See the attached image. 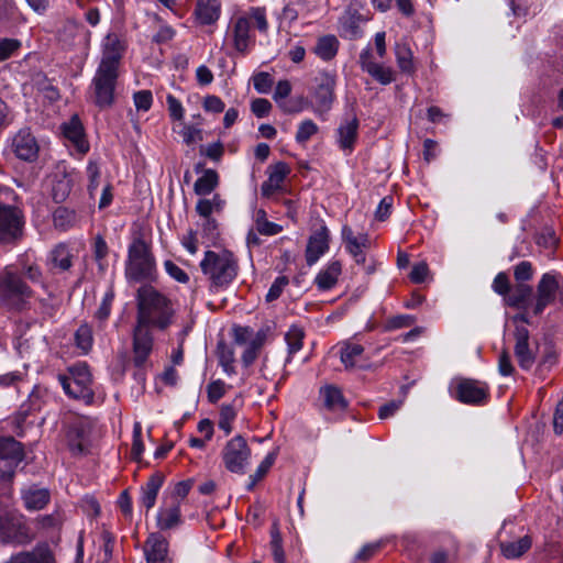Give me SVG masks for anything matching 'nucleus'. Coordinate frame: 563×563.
<instances>
[{
  "mask_svg": "<svg viewBox=\"0 0 563 563\" xmlns=\"http://www.w3.org/2000/svg\"><path fill=\"white\" fill-rule=\"evenodd\" d=\"M505 302L517 309L527 310L529 307L531 308L533 302L532 287L525 283H518L506 296Z\"/></svg>",
  "mask_w": 563,
  "mask_h": 563,
  "instance_id": "32",
  "label": "nucleus"
},
{
  "mask_svg": "<svg viewBox=\"0 0 563 563\" xmlns=\"http://www.w3.org/2000/svg\"><path fill=\"white\" fill-rule=\"evenodd\" d=\"M533 266L528 261H522L514 267V277L518 283L528 282L533 277Z\"/></svg>",
  "mask_w": 563,
  "mask_h": 563,
  "instance_id": "57",
  "label": "nucleus"
},
{
  "mask_svg": "<svg viewBox=\"0 0 563 563\" xmlns=\"http://www.w3.org/2000/svg\"><path fill=\"white\" fill-rule=\"evenodd\" d=\"M147 563H172L168 556V542L159 534H151L145 542Z\"/></svg>",
  "mask_w": 563,
  "mask_h": 563,
  "instance_id": "26",
  "label": "nucleus"
},
{
  "mask_svg": "<svg viewBox=\"0 0 563 563\" xmlns=\"http://www.w3.org/2000/svg\"><path fill=\"white\" fill-rule=\"evenodd\" d=\"M276 457H277L276 452H269L265 456V459L261 462V464L257 466L256 471L253 474H251L250 476L254 477L255 481H262L266 476V474L268 473L271 467L274 465Z\"/></svg>",
  "mask_w": 563,
  "mask_h": 563,
  "instance_id": "58",
  "label": "nucleus"
},
{
  "mask_svg": "<svg viewBox=\"0 0 563 563\" xmlns=\"http://www.w3.org/2000/svg\"><path fill=\"white\" fill-rule=\"evenodd\" d=\"M24 506L29 510H41L49 501V492L45 488L30 487L22 495Z\"/></svg>",
  "mask_w": 563,
  "mask_h": 563,
  "instance_id": "36",
  "label": "nucleus"
},
{
  "mask_svg": "<svg viewBox=\"0 0 563 563\" xmlns=\"http://www.w3.org/2000/svg\"><path fill=\"white\" fill-rule=\"evenodd\" d=\"M10 192L0 188V243H15L22 238L25 224L23 211L7 202Z\"/></svg>",
  "mask_w": 563,
  "mask_h": 563,
  "instance_id": "9",
  "label": "nucleus"
},
{
  "mask_svg": "<svg viewBox=\"0 0 563 563\" xmlns=\"http://www.w3.org/2000/svg\"><path fill=\"white\" fill-rule=\"evenodd\" d=\"M92 421L86 416H70L63 426L67 448L74 455L88 451Z\"/></svg>",
  "mask_w": 563,
  "mask_h": 563,
  "instance_id": "10",
  "label": "nucleus"
},
{
  "mask_svg": "<svg viewBox=\"0 0 563 563\" xmlns=\"http://www.w3.org/2000/svg\"><path fill=\"white\" fill-rule=\"evenodd\" d=\"M305 331L298 325H291L285 334V341L288 347L286 363H289L294 355L302 349Z\"/></svg>",
  "mask_w": 563,
  "mask_h": 563,
  "instance_id": "39",
  "label": "nucleus"
},
{
  "mask_svg": "<svg viewBox=\"0 0 563 563\" xmlns=\"http://www.w3.org/2000/svg\"><path fill=\"white\" fill-rule=\"evenodd\" d=\"M192 485V479L178 482L177 484H175L170 494L166 495L164 498L176 499V501H178L181 505L183 500L188 496Z\"/></svg>",
  "mask_w": 563,
  "mask_h": 563,
  "instance_id": "51",
  "label": "nucleus"
},
{
  "mask_svg": "<svg viewBox=\"0 0 563 563\" xmlns=\"http://www.w3.org/2000/svg\"><path fill=\"white\" fill-rule=\"evenodd\" d=\"M236 418V411L232 405H222L220 408L218 427L228 435L232 432V423Z\"/></svg>",
  "mask_w": 563,
  "mask_h": 563,
  "instance_id": "47",
  "label": "nucleus"
},
{
  "mask_svg": "<svg viewBox=\"0 0 563 563\" xmlns=\"http://www.w3.org/2000/svg\"><path fill=\"white\" fill-rule=\"evenodd\" d=\"M93 257L98 264V268L101 273H104L108 268L107 256L109 254V247L106 240L101 235H97L92 244Z\"/></svg>",
  "mask_w": 563,
  "mask_h": 563,
  "instance_id": "45",
  "label": "nucleus"
},
{
  "mask_svg": "<svg viewBox=\"0 0 563 563\" xmlns=\"http://www.w3.org/2000/svg\"><path fill=\"white\" fill-rule=\"evenodd\" d=\"M12 150L18 158L33 162L38 155V144L26 129L20 130L12 140Z\"/></svg>",
  "mask_w": 563,
  "mask_h": 563,
  "instance_id": "23",
  "label": "nucleus"
},
{
  "mask_svg": "<svg viewBox=\"0 0 563 563\" xmlns=\"http://www.w3.org/2000/svg\"><path fill=\"white\" fill-rule=\"evenodd\" d=\"M119 76L120 68L98 65L90 84L95 106L104 109L114 103Z\"/></svg>",
  "mask_w": 563,
  "mask_h": 563,
  "instance_id": "8",
  "label": "nucleus"
},
{
  "mask_svg": "<svg viewBox=\"0 0 563 563\" xmlns=\"http://www.w3.org/2000/svg\"><path fill=\"white\" fill-rule=\"evenodd\" d=\"M416 322V318L411 314H398L390 317L385 322V329L387 331L398 330L402 328H409Z\"/></svg>",
  "mask_w": 563,
  "mask_h": 563,
  "instance_id": "50",
  "label": "nucleus"
},
{
  "mask_svg": "<svg viewBox=\"0 0 563 563\" xmlns=\"http://www.w3.org/2000/svg\"><path fill=\"white\" fill-rule=\"evenodd\" d=\"M180 135L187 145H191L203 139L202 130L191 124H185Z\"/></svg>",
  "mask_w": 563,
  "mask_h": 563,
  "instance_id": "61",
  "label": "nucleus"
},
{
  "mask_svg": "<svg viewBox=\"0 0 563 563\" xmlns=\"http://www.w3.org/2000/svg\"><path fill=\"white\" fill-rule=\"evenodd\" d=\"M331 232L323 220L312 229L305 250L308 266L314 265L330 250Z\"/></svg>",
  "mask_w": 563,
  "mask_h": 563,
  "instance_id": "14",
  "label": "nucleus"
},
{
  "mask_svg": "<svg viewBox=\"0 0 563 563\" xmlns=\"http://www.w3.org/2000/svg\"><path fill=\"white\" fill-rule=\"evenodd\" d=\"M358 64L363 71L367 73L380 85H389L396 79V73L391 67L385 66L375 60V56L371 47H366L360 53Z\"/></svg>",
  "mask_w": 563,
  "mask_h": 563,
  "instance_id": "16",
  "label": "nucleus"
},
{
  "mask_svg": "<svg viewBox=\"0 0 563 563\" xmlns=\"http://www.w3.org/2000/svg\"><path fill=\"white\" fill-rule=\"evenodd\" d=\"M339 346L340 358L345 368L355 367L363 357L364 346L354 340H345Z\"/></svg>",
  "mask_w": 563,
  "mask_h": 563,
  "instance_id": "33",
  "label": "nucleus"
},
{
  "mask_svg": "<svg viewBox=\"0 0 563 563\" xmlns=\"http://www.w3.org/2000/svg\"><path fill=\"white\" fill-rule=\"evenodd\" d=\"M550 306L563 307V277L554 272L544 273L538 282L531 311L541 316Z\"/></svg>",
  "mask_w": 563,
  "mask_h": 563,
  "instance_id": "6",
  "label": "nucleus"
},
{
  "mask_svg": "<svg viewBox=\"0 0 563 563\" xmlns=\"http://www.w3.org/2000/svg\"><path fill=\"white\" fill-rule=\"evenodd\" d=\"M252 26L261 34H267L269 23L265 7H251L245 11L235 12L227 26L224 44L232 54L247 55L255 46V34Z\"/></svg>",
  "mask_w": 563,
  "mask_h": 563,
  "instance_id": "2",
  "label": "nucleus"
},
{
  "mask_svg": "<svg viewBox=\"0 0 563 563\" xmlns=\"http://www.w3.org/2000/svg\"><path fill=\"white\" fill-rule=\"evenodd\" d=\"M512 335L515 339L514 352L519 366L525 371L531 369L536 363V352L529 342V330L520 325L514 330Z\"/></svg>",
  "mask_w": 563,
  "mask_h": 563,
  "instance_id": "18",
  "label": "nucleus"
},
{
  "mask_svg": "<svg viewBox=\"0 0 563 563\" xmlns=\"http://www.w3.org/2000/svg\"><path fill=\"white\" fill-rule=\"evenodd\" d=\"M22 273L31 283L41 284L43 288L47 287L43 278V272L37 264L25 265Z\"/></svg>",
  "mask_w": 563,
  "mask_h": 563,
  "instance_id": "60",
  "label": "nucleus"
},
{
  "mask_svg": "<svg viewBox=\"0 0 563 563\" xmlns=\"http://www.w3.org/2000/svg\"><path fill=\"white\" fill-rule=\"evenodd\" d=\"M203 275L209 279L211 287L223 288L229 286L238 276L239 261L228 250L219 252L207 251L200 262Z\"/></svg>",
  "mask_w": 563,
  "mask_h": 563,
  "instance_id": "3",
  "label": "nucleus"
},
{
  "mask_svg": "<svg viewBox=\"0 0 563 563\" xmlns=\"http://www.w3.org/2000/svg\"><path fill=\"white\" fill-rule=\"evenodd\" d=\"M77 217L74 210L58 207L53 213L54 227L60 231H67L76 224Z\"/></svg>",
  "mask_w": 563,
  "mask_h": 563,
  "instance_id": "43",
  "label": "nucleus"
},
{
  "mask_svg": "<svg viewBox=\"0 0 563 563\" xmlns=\"http://www.w3.org/2000/svg\"><path fill=\"white\" fill-rule=\"evenodd\" d=\"M219 185V175L214 169H206L195 181L194 191L198 196L211 194Z\"/></svg>",
  "mask_w": 563,
  "mask_h": 563,
  "instance_id": "38",
  "label": "nucleus"
},
{
  "mask_svg": "<svg viewBox=\"0 0 563 563\" xmlns=\"http://www.w3.org/2000/svg\"><path fill=\"white\" fill-rule=\"evenodd\" d=\"M273 84V77L268 73L262 71L253 77V85L258 93H268Z\"/></svg>",
  "mask_w": 563,
  "mask_h": 563,
  "instance_id": "56",
  "label": "nucleus"
},
{
  "mask_svg": "<svg viewBox=\"0 0 563 563\" xmlns=\"http://www.w3.org/2000/svg\"><path fill=\"white\" fill-rule=\"evenodd\" d=\"M291 169L285 162H278L268 167V178L262 184L261 191L265 197H271L279 190Z\"/></svg>",
  "mask_w": 563,
  "mask_h": 563,
  "instance_id": "25",
  "label": "nucleus"
},
{
  "mask_svg": "<svg viewBox=\"0 0 563 563\" xmlns=\"http://www.w3.org/2000/svg\"><path fill=\"white\" fill-rule=\"evenodd\" d=\"M34 297L33 289L26 284L23 276L10 267L0 272V307L8 311L21 312L30 309V301Z\"/></svg>",
  "mask_w": 563,
  "mask_h": 563,
  "instance_id": "4",
  "label": "nucleus"
},
{
  "mask_svg": "<svg viewBox=\"0 0 563 563\" xmlns=\"http://www.w3.org/2000/svg\"><path fill=\"white\" fill-rule=\"evenodd\" d=\"M318 132L319 126L311 119H306L299 123L295 140L298 144L306 145V143Z\"/></svg>",
  "mask_w": 563,
  "mask_h": 563,
  "instance_id": "46",
  "label": "nucleus"
},
{
  "mask_svg": "<svg viewBox=\"0 0 563 563\" xmlns=\"http://www.w3.org/2000/svg\"><path fill=\"white\" fill-rule=\"evenodd\" d=\"M202 108L207 112L221 113L224 111L225 104L220 97L214 95H208L205 97L202 101Z\"/></svg>",
  "mask_w": 563,
  "mask_h": 563,
  "instance_id": "64",
  "label": "nucleus"
},
{
  "mask_svg": "<svg viewBox=\"0 0 563 563\" xmlns=\"http://www.w3.org/2000/svg\"><path fill=\"white\" fill-rule=\"evenodd\" d=\"M75 344L81 354H88L93 344L92 329L89 324L84 323L75 332Z\"/></svg>",
  "mask_w": 563,
  "mask_h": 563,
  "instance_id": "44",
  "label": "nucleus"
},
{
  "mask_svg": "<svg viewBox=\"0 0 563 563\" xmlns=\"http://www.w3.org/2000/svg\"><path fill=\"white\" fill-rule=\"evenodd\" d=\"M289 284V279L287 276H278L272 286L269 287L266 294V301L272 302L280 297L284 291V288Z\"/></svg>",
  "mask_w": 563,
  "mask_h": 563,
  "instance_id": "55",
  "label": "nucleus"
},
{
  "mask_svg": "<svg viewBox=\"0 0 563 563\" xmlns=\"http://www.w3.org/2000/svg\"><path fill=\"white\" fill-rule=\"evenodd\" d=\"M87 177H88V192L91 197L95 196L99 185H100V167L97 162L89 161L86 168Z\"/></svg>",
  "mask_w": 563,
  "mask_h": 563,
  "instance_id": "48",
  "label": "nucleus"
},
{
  "mask_svg": "<svg viewBox=\"0 0 563 563\" xmlns=\"http://www.w3.org/2000/svg\"><path fill=\"white\" fill-rule=\"evenodd\" d=\"M164 267L166 273L177 280L178 283L186 284L189 280L188 274L181 269L177 264H175L173 261L167 260L164 262Z\"/></svg>",
  "mask_w": 563,
  "mask_h": 563,
  "instance_id": "63",
  "label": "nucleus"
},
{
  "mask_svg": "<svg viewBox=\"0 0 563 563\" xmlns=\"http://www.w3.org/2000/svg\"><path fill=\"white\" fill-rule=\"evenodd\" d=\"M144 452V443L142 440V427L140 422H136L133 428V441L131 448V455L133 460L140 461Z\"/></svg>",
  "mask_w": 563,
  "mask_h": 563,
  "instance_id": "52",
  "label": "nucleus"
},
{
  "mask_svg": "<svg viewBox=\"0 0 563 563\" xmlns=\"http://www.w3.org/2000/svg\"><path fill=\"white\" fill-rule=\"evenodd\" d=\"M30 528L21 515L0 509V542L2 544L24 545L30 543Z\"/></svg>",
  "mask_w": 563,
  "mask_h": 563,
  "instance_id": "11",
  "label": "nucleus"
},
{
  "mask_svg": "<svg viewBox=\"0 0 563 563\" xmlns=\"http://www.w3.org/2000/svg\"><path fill=\"white\" fill-rule=\"evenodd\" d=\"M74 249L66 242L56 244L47 254L46 266L52 273L68 272L74 264Z\"/></svg>",
  "mask_w": 563,
  "mask_h": 563,
  "instance_id": "19",
  "label": "nucleus"
},
{
  "mask_svg": "<svg viewBox=\"0 0 563 563\" xmlns=\"http://www.w3.org/2000/svg\"><path fill=\"white\" fill-rule=\"evenodd\" d=\"M4 563H55L54 556L48 551L20 552L12 555Z\"/></svg>",
  "mask_w": 563,
  "mask_h": 563,
  "instance_id": "40",
  "label": "nucleus"
},
{
  "mask_svg": "<svg viewBox=\"0 0 563 563\" xmlns=\"http://www.w3.org/2000/svg\"><path fill=\"white\" fill-rule=\"evenodd\" d=\"M318 85L313 93L314 112L319 115L327 113L335 99L336 75L323 71L317 78Z\"/></svg>",
  "mask_w": 563,
  "mask_h": 563,
  "instance_id": "15",
  "label": "nucleus"
},
{
  "mask_svg": "<svg viewBox=\"0 0 563 563\" xmlns=\"http://www.w3.org/2000/svg\"><path fill=\"white\" fill-rule=\"evenodd\" d=\"M183 523L181 505L176 499L163 498L156 515V526L166 531L178 528Z\"/></svg>",
  "mask_w": 563,
  "mask_h": 563,
  "instance_id": "20",
  "label": "nucleus"
},
{
  "mask_svg": "<svg viewBox=\"0 0 563 563\" xmlns=\"http://www.w3.org/2000/svg\"><path fill=\"white\" fill-rule=\"evenodd\" d=\"M225 391H227V385L223 380H221V379L212 380L207 386L208 400L211 404H216L225 395Z\"/></svg>",
  "mask_w": 563,
  "mask_h": 563,
  "instance_id": "53",
  "label": "nucleus"
},
{
  "mask_svg": "<svg viewBox=\"0 0 563 563\" xmlns=\"http://www.w3.org/2000/svg\"><path fill=\"white\" fill-rule=\"evenodd\" d=\"M124 52V41L118 34L109 33L102 42V56L99 65L120 68Z\"/></svg>",
  "mask_w": 563,
  "mask_h": 563,
  "instance_id": "21",
  "label": "nucleus"
},
{
  "mask_svg": "<svg viewBox=\"0 0 563 563\" xmlns=\"http://www.w3.org/2000/svg\"><path fill=\"white\" fill-rule=\"evenodd\" d=\"M254 223L257 232L262 235H276L283 231V227L267 220L264 209H258L254 213Z\"/></svg>",
  "mask_w": 563,
  "mask_h": 563,
  "instance_id": "41",
  "label": "nucleus"
},
{
  "mask_svg": "<svg viewBox=\"0 0 563 563\" xmlns=\"http://www.w3.org/2000/svg\"><path fill=\"white\" fill-rule=\"evenodd\" d=\"M320 397L323 401V407L334 413H341L347 408L342 390L334 386L328 385L320 389Z\"/></svg>",
  "mask_w": 563,
  "mask_h": 563,
  "instance_id": "30",
  "label": "nucleus"
},
{
  "mask_svg": "<svg viewBox=\"0 0 563 563\" xmlns=\"http://www.w3.org/2000/svg\"><path fill=\"white\" fill-rule=\"evenodd\" d=\"M221 14L219 0H197L194 15L201 25L214 24Z\"/></svg>",
  "mask_w": 563,
  "mask_h": 563,
  "instance_id": "28",
  "label": "nucleus"
},
{
  "mask_svg": "<svg viewBox=\"0 0 563 563\" xmlns=\"http://www.w3.org/2000/svg\"><path fill=\"white\" fill-rule=\"evenodd\" d=\"M175 314L173 303L165 295L152 286L139 288L131 357L137 380L144 382L145 371L152 366L150 358L154 349L153 330L165 332L175 322Z\"/></svg>",
  "mask_w": 563,
  "mask_h": 563,
  "instance_id": "1",
  "label": "nucleus"
},
{
  "mask_svg": "<svg viewBox=\"0 0 563 563\" xmlns=\"http://www.w3.org/2000/svg\"><path fill=\"white\" fill-rule=\"evenodd\" d=\"M221 457L229 472L244 474L250 464L251 448L242 435H235L225 443Z\"/></svg>",
  "mask_w": 563,
  "mask_h": 563,
  "instance_id": "12",
  "label": "nucleus"
},
{
  "mask_svg": "<svg viewBox=\"0 0 563 563\" xmlns=\"http://www.w3.org/2000/svg\"><path fill=\"white\" fill-rule=\"evenodd\" d=\"M64 137L69 141L77 152L85 155L89 151V143L85 137L82 123L78 115H73L69 121L60 126Z\"/></svg>",
  "mask_w": 563,
  "mask_h": 563,
  "instance_id": "24",
  "label": "nucleus"
},
{
  "mask_svg": "<svg viewBox=\"0 0 563 563\" xmlns=\"http://www.w3.org/2000/svg\"><path fill=\"white\" fill-rule=\"evenodd\" d=\"M341 273V262L338 260L331 261L317 274L314 285L319 290H330L336 285Z\"/></svg>",
  "mask_w": 563,
  "mask_h": 563,
  "instance_id": "29",
  "label": "nucleus"
},
{
  "mask_svg": "<svg viewBox=\"0 0 563 563\" xmlns=\"http://www.w3.org/2000/svg\"><path fill=\"white\" fill-rule=\"evenodd\" d=\"M358 139V120L355 115L343 119L336 129V143L345 155L352 154Z\"/></svg>",
  "mask_w": 563,
  "mask_h": 563,
  "instance_id": "22",
  "label": "nucleus"
},
{
  "mask_svg": "<svg viewBox=\"0 0 563 563\" xmlns=\"http://www.w3.org/2000/svg\"><path fill=\"white\" fill-rule=\"evenodd\" d=\"M155 268L151 245L141 236H135L128 250L125 276L132 282L148 279Z\"/></svg>",
  "mask_w": 563,
  "mask_h": 563,
  "instance_id": "5",
  "label": "nucleus"
},
{
  "mask_svg": "<svg viewBox=\"0 0 563 563\" xmlns=\"http://www.w3.org/2000/svg\"><path fill=\"white\" fill-rule=\"evenodd\" d=\"M455 399L468 405H481L488 397V387L486 384L474 379H461L452 390Z\"/></svg>",
  "mask_w": 563,
  "mask_h": 563,
  "instance_id": "17",
  "label": "nucleus"
},
{
  "mask_svg": "<svg viewBox=\"0 0 563 563\" xmlns=\"http://www.w3.org/2000/svg\"><path fill=\"white\" fill-rule=\"evenodd\" d=\"M164 482L165 475L162 472H155L141 487L140 503L146 510H150L155 506L157 495Z\"/></svg>",
  "mask_w": 563,
  "mask_h": 563,
  "instance_id": "27",
  "label": "nucleus"
},
{
  "mask_svg": "<svg viewBox=\"0 0 563 563\" xmlns=\"http://www.w3.org/2000/svg\"><path fill=\"white\" fill-rule=\"evenodd\" d=\"M167 109L169 117L174 121H181L185 115V110L181 102L173 95L166 97Z\"/></svg>",
  "mask_w": 563,
  "mask_h": 563,
  "instance_id": "59",
  "label": "nucleus"
},
{
  "mask_svg": "<svg viewBox=\"0 0 563 563\" xmlns=\"http://www.w3.org/2000/svg\"><path fill=\"white\" fill-rule=\"evenodd\" d=\"M58 380L67 396L89 405L93 400L92 377L86 363L69 367L68 375H59Z\"/></svg>",
  "mask_w": 563,
  "mask_h": 563,
  "instance_id": "7",
  "label": "nucleus"
},
{
  "mask_svg": "<svg viewBox=\"0 0 563 563\" xmlns=\"http://www.w3.org/2000/svg\"><path fill=\"white\" fill-rule=\"evenodd\" d=\"M134 106L137 111H148L153 104V95L150 90H139L133 95Z\"/></svg>",
  "mask_w": 563,
  "mask_h": 563,
  "instance_id": "54",
  "label": "nucleus"
},
{
  "mask_svg": "<svg viewBox=\"0 0 563 563\" xmlns=\"http://www.w3.org/2000/svg\"><path fill=\"white\" fill-rule=\"evenodd\" d=\"M340 47L338 37L333 34H327L318 37L312 52L323 62L332 60Z\"/></svg>",
  "mask_w": 563,
  "mask_h": 563,
  "instance_id": "34",
  "label": "nucleus"
},
{
  "mask_svg": "<svg viewBox=\"0 0 563 563\" xmlns=\"http://www.w3.org/2000/svg\"><path fill=\"white\" fill-rule=\"evenodd\" d=\"M394 51L399 70L408 76L415 75L417 66L409 43L406 40H401L395 44Z\"/></svg>",
  "mask_w": 563,
  "mask_h": 563,
  "instance_id": "31",
  "label": "nucleus"
},
{
  "mask_svg": "<svg viewBox=\"0 0 563 563\" xmlns=\"http://www.w3.org/2000/svg\"><path fill=\"white\" fill-rule=\"evenodd\" d=\"M269 548L275 563H286L282 533L277 521L271 527Z\"/></svg>",
  "mask_w": 563,
  "mask_h": 563,
  "instance_id": "42",
  "label": "nucleus"
},
{
  "mask_svg": "<svg viewBox=\"0 0 563 563\" xmlns=\"http://www.w3.org/2000/svg\"><path fill=\"white\" fill-rule=\"evenodd\" d=\"M493 289L496 294L504 297V300L506 299V296L509 295L511 288L509 278L506 273L500 272L496 275L493 282Z\"/></svg>",
  "mask_w": 563,
  "mask_h": 563,
  "instance_id": "62",
  "label": "nucleus"
},
{
  "mask_svg": "<svg viewBox=\"0 0 563 563\" xmlns=\"http://www.w3.org/2000/svg\"><path fill=\"white\" fill-rule=\"evenodd\" d=\"M531 545L532 539L530 536L526 534L517 541H501L500 552L507 560H516L528 552Z\"/></svg>",
  "mask_w": 563,
  "mask_h": 563,
  "instance_id": "35",
  "label": "nucleus"
},
{
  "mask_svg": "<svg viewBox=\"0 0 563 563\" xmlns=\"http://www.w3.org/2000/svg\"><path fill=\"white\" fill-rule=\"evenodd\" d=\"M113 300H114V290L112 287H110L103 295L102 301L95 314L99 321L103 322L109 318V316L111 313Z\"/></svg>",
  "mask_w": 563,
  "mask_h": 563,
  "instance_id": "49",
  "label": "nucleus"
},
{
  "mask_svg": "<svg viewBox=\"0 0 563 563\" xmlns=\"http://www.w3.org/2000/svg\"><path fill=\"white\" fill-rule=\"evenodd\" d=\"M508 4L511 14L516 18L534 16L543 9L542 2H534L532 0H509Z\"/></svg>",
  "mask_w": 563,
  "mask_h": 563,
  "instance_id": "37",
  "label": "nucleus"
},
{
  "mask_svg": "<svg viewBox=\"0 0 563 563\" xmlns=\"http://www.w3.org/2000/svg\"><path fill=\"white\" fill-rule=\"evenodd\" d=\"M24 459L22 444L12 437L0 438V477L10 479Z\"/></svg>",
  "mask_w": 563,
  "mask_h": 563,
  "instance_id": "13",
  "label": "nucleus"
}]
</instances>
